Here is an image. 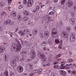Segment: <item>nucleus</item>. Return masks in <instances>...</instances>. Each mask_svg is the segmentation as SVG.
I'll return each instance as SVG.
<instances>
[{
	"label": "nucleus",
	"instance_id": "f257e3e1",
	"mask_svg": "<svg viewBox=\"0 0 76 76\" xmlns=\"http://www.w3.org/2000/svg\"><path fill=\"white\" fill-rule=\"evenodd\" d=\"M15 41L18 43L17 45L15 43L12 44L11 48V50L12 51H14L15 49V51L17 52H19L20 51V50L22 48L21 47V45L20 43L19 40L18 39H15Z\"/></svg>",
	"mask_w": 76,
	"mask_h": 76
},
{
	"label": "nucleus",
	"instance_id": "f03ea898",
	"mask_svg": "<svg viewBox=\"0 0 76 76\" xmlns=\"http://www.w3.org/2000/svg\"><path fill=\"white\" fill-rule=\"evenodd\" d=\"M52 36L53 37H56L58 34V30L56 28H53L52 30Z\"/></svg>",
	"mask_w": 76,
	"mask_h": 76
},
{
	"label": "nucleus",
	"instance_id": "7ed1b4c3",
	"mask_svg": "<svg viewBox=\"0 0 76 76\" xmlns=\"http://www.w3.org/2000/svg\"><path fill=\"white\" fill-rule=\"evenodd\" d=\"M4 24L6 25H9L10 26H12L13 25L14 23L10 19H7L4 21Z\"/></svg>",
	"mask_w": 76,
	"mask_h": 76
},
{
	"label": "nucleus",
	"instance_id": "20e7f679",
	"mask_svg": "<svg viewBox=\"0 0 76 76\" xmlns=\"http://www.w3.org/2000/svg\"><path fill=\"white\" fill-rule=\"evenodd\" d=\"M18 34H21V36H23L25 35H26L27 33V32H26V30H24V31H20L19 32Z\"/></svg>",
	"mask_w": 76,
	"mask_h": 76
},
{
	"label": "nucleus",
	"instance_id": "39448f33",
	"mask_svg": "<svg viewBox=\"0 0 76 76\" xmlns=\"http://www.w3.org/2000/svg\"><path fill=\"white\" fill-rule=\"evenodd\" d=\"M66 6L68 7H72L73 6V3L72 1H68L66 3Z\"/></svg>",
	"mask_w": 76,
	"mask_h": 76
},
{
	"label": "nucleus",
	"instance_id": "423d86ee",
	"mask_svg": "<svg viewBox=\"0 0 76 76\" xmlns=\"http://www.w3.org/2000/svg\"><path fill=\"white\" fill-rule=\"evenodd\" d=\"M34 2L32 0H29L27 1V7H30L33 5Z\"/></svg>",
	"mask_w": 76,
	"mask_h": 76
},
{
	"label": "nucleus",
	"instance_id": "0eeeda50",
	"mask_svg": "<svg viewBox=\"0 0 76 76\" xmlns=\"http://www.w3.org/2000/svg\"><path fill=\"white\" fill-rule=\"evenodd\" d=\"M75 19L73 18H71L70 19H69V22L70 23H71L72 25L73 26L75 25Z\"/></svg>",
	"mask_w": 76,
	"mask_h": 76
},
{
	"label": "nucleus",
	"instance_id": "6e6552de",
	"mask_svg": "<svg viewBox=\"0 0 76 76\" xmlns=\"http://www.w3.org/2000/svg\"><path fill=\"white\" fill-rule=\"evenodd\" d=\"M23 68L21 66H19L17 68V71L19 72H22L23 71Z\"/></svg>",
	"mask_w": 76,
	"mask_h": 76
},
{
	"label": "nucleus",
	"instance_id": "1a4fd4ad",
	"mask_svg": "<svg viewBox=\"0 0 76 76\" xmlns=\"http://www.w3.org/2000/svg\"><path fill=\"white\" fill-rule=\"evenodd\" d=\"M38 57L41 59H43V61L45 62V61L46 60V57H45L44 55H38Z\"/></svg>",
	"mask_w": 76,
	"mask_h": 76
},
{
	"label": "nucleus",
	"instance_id": "9d476101",
	"mask_svg": "<svg viewBox=\"0 0 76 76\" xmlns=\"http://www.w3.org/2000/svg\"><path fill=\"white\" fill-rule=\"evenodd\" d=\"M10 64L12 66H13L15 67L17 66V63L14 61H10Z\"/></svg>",
	"mask_w": 76,
	"mask_h": 76
},
{
	"label": "nucleus",
	"instance_id": "9b49d317",
	"mask_svg": "<svg viewBox=\"0 0 76 76\" xmlns=\"http://www.w3.org/2000/svg\"><path fill=\"white\" fill-rule=\"evenodd\" d=\"M59 73L62 76H65L66 75V73L65 71L64 70H61L59 71Z\"/></svg>",
	"mask_w": 76,
	"mask_h": 76
},
{
	"label": "nucleus",
	"instance_id": "f8f14e48",
	"mask_svg": "<svg viewBox=\"0 0 76 76\" xmlns=\"http://www.w3.org/2000/svg\"><path fill=\"white\" fill-rule=\"evenodd\" d=\"M75 40V37L70 36L69 37V41L72 42H73Z\"/></svg>",
	"mask_w": 76,
	"mask_h": 76
},
{
	"label": "nucleus",
	"instance_id": "ddd939ff",
	"mask_svg": "<svg viewBox=\"0 0 76 76\" xmlns=\"http://www.w3.org/2000/svg\"><path fill=\"white\" fill-rule=\"evenodd\" d=\"M16 15V12L15 11H13L10 13V16L13 17H15Z\"/></svg>",
	"mask_w": 76,
	"mask_h": 76
},
{
	"label": "nucleus",
	"instance_id": "4468645a",
	"mask_svg": "<svg viewBox=\"0 0 76 76\" xmlns=\"http://www.w3.org/2000/svg\"><path fill=\"white\" fill-rule=\"evenodd\" d=\"M44 34L45 35V37H49V36H50V34L49 31L45 32Z\"/></svg>",
	"mask_w": 76,
	"mask_h": 76
},
{
	"label": "nucleus",
	"instance_id": "2eb2a0df",
	"mask_svg": "<svg viewBox=\"0 0 76 76\" xmlns=\"http://www.w3.org/2000/svg\"><path fill=\"white\" fill-rule=\"evenodd\" d=\"M8 57L6 55H4L3 59L4 61L7 62L8 61Z\"/></svg>",
	"mask_w": 76,
	"mask_h": 76
},
{
	"label": "nucleus",
	"instance_id": "dca6fc26",
	"mask_svg": "<svg viewBox=\"0 0 76 76\" xmlns=\"http://www.w3.org/2000/svg\"><path fill=\"white\" fill-rule=\"evenodd\" d=\"M48 44V43L46 41L43 42L41 43V45L43 46H45Z\"/></svg>",
	"mask_w": 76,
	"mask_h": 76
},
{
	"label": "nucleus",
	"instance_id": "f3484780",
	"mask_svg": "<svg viewBox=\"0 0 76 76\" xmlns=\"http://www.w3.org/2000/svg\"><path fill=\"white\" fill-rule=\"evenodd\" d=\"M30 55H36V53L34 50L31 49V50Z\"/></svg>",
	"mask_w": 76,
	"mask_h": 76
},
{
	"label": "nucleus",
	"instance_id": "a211bd4d",
	"mask_svg": "<svg viewBox=\"0 0 76 76\" xmlns=\"http://www.w3.org/2000/svg\"><path fill=\"white\" fill-rule=\"evenodd\" d=\"M4 75L6 76H8V70H7V69H5V71L4 73Z\"/></svg>",
	"mask_w": 76,
	"mask_h": 76
},
{
	"label": "nucleus",
	"instance_id": "6ab92c4d",
	"mask_svg": "<svg viewBox=\"0 0 76 76\" xmlns=\"http://www.w3.org/2000/svg\"><path fill=\"white\" fill-rule=\"evenodd\" d=\"M38 33V31L36 29H34L33 30V34L34 35H36Z\"/></svg>",
	"mask_w": 76,
	"mask_h": 76
},
{
	"label": "nucleus",
	"instance_id": "aec40b11",
	"mask_svg": "<svg viewBox=\"0 0 76 76\" xmlns=\"http://www.w3.org/2000/svg\"><path fill=\"white\" fill-rule=\"evenodd\" d=\"M17 18L18 20H21L22 19V16L20 15H19L17 16Z\"/></svg>",
	"mask_w": 76,
	"mask_h": 76
},
{
	"label": "nucleus",
	"instance_id": "412c9836",
	"mask_svg": "<svg viewBox=\"0 0 76 76\" xmlns=\"http://www.w3.org/2000/svg\"><path fill=\"white\" fill-rule=\"evenodd\" d=\"M62 37H64V38L67 37V33H66L65 32L63 33L62 34Z\"/></svg>",
	"mask_w": 76,
	"mask_h": 76
},
{
	"label": "nucleus",
	"instance_id": "4be33fe9",
	"mask_svg": "<svg viewBox=\"0 0 76 76\" xmlns=\"http://www.w3.org/2000/svg\"><path fill=\"white\" fill-rule=\"evenodd\" d=\"M47 43H48V44H49V45L50 46H53V43L52 41L51 40H49L47 42Z\"/></svg>",
	"mask_w": 76,
	"mask_h": 76
},
{
	"label": "nucleus",
	"instance_id": "5701e85b",
	"mask_svg": "<svg viewBox=\"0 0 76 76\" xmlns=\"http://www.w3.org/2000/svg\"><path fill=\"white\" fill-rule=\"evenodd\" d=\"M45 34L43 33H41L39 34L40 37L41 38H44Z\"/></svg>",
	"mask_w": 76,
	"mask_h": 76
},
{
	"label": "nucleus",
	"instance_id": "b1692460",
	"mask_svg": "<svg viewBox=\"0 0 76 76\" xmlns=\"http://www.w3.org/2000/svg\"><path fill=\"white\" fill-rule=\"evenodd\" d=\"M35 56H36V55H30V57L32 59L34 58L35 57Z\"/></svg>",
	"mask_w": 76,
	"mask_h": 76
},
{
	"label": "nucleus",
	"instance_id": "393cba45",
	"mask_svg": "<svg viewBox=\"0 0 76 76\" xmlns=\"http://www.w3.org/2000/svg\"><path fill=\"white\" fill-rule=\"evenodd\" d=\"M7 14L6 12L5 11H3L2 12L1 14V16L2 17L3 15H5Z\"/></svg>",
	"mask_w": 76,
	"mask_h": 76
},
{
	"label": "nucleus",
	"instance_id": "a878e982",
	"mask_svg": "<svg viewBox=\"0 0 76 76\" xmlns=\"http://www.w3.org/2000/svg\"><path fill=\"white\" fill-rule=\"evenodd\" d=\"M70 37H75V34L73 32H72L71 33V35Z\"/></svg>",
	"mask_w": 76,
	"mask_h": 76
},
{
	"label": "nucleus",
	"instance_id": "bb28decb",
	"mask_svg": "<svg viewBox=\"0 0 76 76\" xmlns=\"http://www.w3.org/2000/svg\"><path fill=\"white\" fill-rule=\"evenodd\" d=\"M43 52L42 51H41L39 52L38 56L43 55Z\"/></svg>",
	"mask_w": 76,
	"mask_h": 76
},
{
	"label": "nucleus",
	"instance_id": "cd10ccee",
	"mask_svg": "<svg viewBox=\"0 0 76 76\" xmlns=\"http://www.w3.org/2000/svg\"><path fill=\"white\" fill-rule=\"evenodd\" d=\"M47 19H48V20H49V21H48V23L51 21V20L53 21V20H51V18L50 16H48Z\"/></svg>",
	"mask_w": 76,
	"mask_h": 76
},
{
	"label": "nucleus",
	"instance_id": "c85d7f7f",
	"mask_svg": "<svg viewBox=\"0 0 76 76\" xmlns=\"http://www.w3.org/2000/svg\"><path fill=\"white\" fill-rule=\"evenodd\" d=\"M55 13V12H53V11H52L51 12H50L49 13V15H54Z\"/></svg>",
	"mask_w": 76,
	"mask_h": 76
},
{
	"label": "nucleus",
	"instance_id": "c756f323",
	"mask_svg": "<svg viewBox=\"0 0 76 76\" xmlns=\"http://www.w3.org/2000/svg\"><path fill=\"white\" fill-rule=\"evenodd\" d=\"M23 4L24 5H26L27 4V0H23Z\"/></svg>",
	"mask_w": 76,
	"mask_h": 76
},
{
	"label": "nucleus",
	"instance_id": "7c9ffc66",
	"mask_svg": "<svg viewBox=\"0 0 76 76\" xmlns=\"http://www.w3.org/2000/svg\"><path fill=\"white\" fill-rule=\"evenodd\" d=\"M59 66L58 65H55V66H53V68L55 69H58L59 68Z\"/></svg>",
	"mask_w": 76,
	"mask_h": 76
},
{
	"label": "nucleus",
	"instance_id": "2f4dec72",
	"mask_svg": "<svg viewBox=\"0 0 76 76\" xmlns=\"http://www.w3.org/2000/svg\"><path fill=\"white\" fill-rule=\"evenodd\" d=\"M62 55L61 53H60L59 54H58L57 56H56V58H60L61 57Z\"/></svg>",
	"mask_w": 76,
	"mask_h": 76
},
{
	"label": "nucleus",
	"instance_id": "473e14b6",
	"mask_svg": "<svg viewBox=\"0 0 76 76\" xmlns=\"http://www.w3.org/2000/svg\"><path fill=\"white\" fill-rule=\"evenodd\" d=\"M65 1H66V0H61V4L62 5H64V4Z\"/></svg>",
	"mask_w": 76,
	"mask_h": 76
},
{
	"label": "nucleus",
	"instance_id": "72a5a7b5",
	"mask_svg": "<svg viewBox=\"0 0 76 76\" xmlns=\"http://www.w3.org/2000/svg\"><path fill=\"white\" fill-rule=\"evenodd\" d=\"M26 21L28 20V17L27 16H25L23 17V20Z\"/></svg>",
	"mask_w": 76,
	"mask_h": 76
},
{
	"label": "nucleus",
	"instance_id": "f704fd0d",
	"mask_svg": "<svg viewBox=\"0 0 76 76\" xmlns=\"http://www.w3.org/2000/svg\"><path fill=\"white\" fill-rule=\"evenodd\" d=\"M76 74V71H72L71 73V75H75Z\"/></svg>",
	"mask_w": 76,
	"mask_h": 76
},
{
	"label": "nucleus",
	"instance_id": "c9c22d12",
	"mask_svg": "<svg viewBox=\"0 0 76 76\" xmlns=\"http://www.w3.org/2000/svg\"><path fill=\"white\" fill-rule=\"evenodd\" d=\"M4 50L3 48H0V54L1 53V52H3L4 51Z\"/></svg>",
	"mask_w": 76,
	"mask_h": 76
},
{
	"label": "nucleus",
	"instance_id": "e433bc0d",
	"mask_svg": "<svg viewBox=\"0 0 76 76\" xmlns=\"http://www.w3.org/2000/svg\"><path fill=\"white\" fill-rule=\"evenodd\" d=\"M73 60L72 58H70L68 60V61L69 62H73Z\"/></svg>",
	"mask_w": 76,
	"mask_h": 76
},
{
	"label": "nucleus",
	"instance_id": "4c0bfd02",
	"mask_svg": "<svg viewBox=\"0 0 76 76\" xmlns=\"http://www.w3.org/2000/svg\"><path fill=\"white\" fill-rule=\"evenodd\" d=\"M4 4H3V3H0V7H4Z\"/></svg>",
	"mask_w": 76,
	"mask_h": 76
},
{
	"label": "nucleus",
	"instance_id": "58836bf2",
	"mask_svg": "<svg viewBox=\"0 0 76 76\" xmlns=\"http://www.w3.org/2000/svg\"><path fill=\"white\" fill-rule=\"evenodd\" d=\"M73 11H74V12H76V5H74L73 7Z\"/></svg>",
	"mask_w": 76,
	"mask_h": 76
},
{
	"label": "nucleus",
	"instance_id": "ea45409f",
	"mask_svg": "<svg viewBox=\"0 0 76 76\" xmlns=\"http://www.w3.org/2000/svg\"><path fill=\"white\" fill-rule=\"evenodd\" d=\"M50 64L49 63H48V64H46V65L45 64H44L43 65V67H45V66H50Z\"/></svg>",
	"mask_w": 76,
	"mask_h": 76
},
{
	"label": "nucleus",
	"instance_id": "a19ab883",
	"mask_svg": "<svg viewBox=\"0 0 76 76\" xmlns=\"http://www.w3.org/2000/svg\"><path fill=\"white\" fill-rule=\"evenodd\" d=\"M24 14H25L26 15L28 16V15L29 14V13H28V12H27V11L25 12H24Z\"/></svg>",
	"mask_w": 76,
	"mask_h": 76
},
{
	"label": "nucleus",
	"instance_id": "79ce46f5",
	"mask_svg": "<svg viewBox=\"0 0 76 76\" xmlns=\"http://www.w3.org/2000/svg\"><path fill=\"white\" fill-rule=\"evenodd\" d=\"M33 66L31 65V64H29V68L30 69H32Z\"/></svg>",
	"mask_w": 76,
	"mask_h": 76
},
{
	"label": "nucleus",
	"instance_id": "37998d69",
	"mask_svg": "<svg viewBox=\"0 0 76 76\" xmlns=\"http://www.w3.org/2000/svg\"><path fill=\"white\" fill-rule=\"evenodd\" d=\"M55 42L56 44H58L60 43V41H59L58 39H57L56 40H55Z\"/></svg>",
	"mask_w": 76,
	"mask_h": 76
},
{
	"label": "nucleus",
	"instance_id": "c03bdc74",
	"mask_svg": "<svg viewBox=\"0 0 76 76\" xmlns=\"http://www.w3.org/2000/svg\"><path fill=\"white\" fill-rule=\"evenodd\" d=\"M23 7V6L22 5H20L18 6L19 8L20 9L21 8H22Z\"/></svg>",
	"mask_w": 76,
	"mask_h": 76
},
{
	"label": "nucleus",
	"instance_id": "a18cd8bd",
	"mask_svg": "<svg viewBox=\"0 0 76 76\" xmlns=\"http://www.w3.org/2000/svg\"><path fill=\"white\" fill-rule=\"evenodd\" d=\"M59 43H60V45L61 46L63 44V41L62 39H61L60 41H59Z\"/></svg>",
	"mask_w": 76,
	"mask_h": 76
},
{
	"label": "nucleus",
	"instance_id": "49530a36",
	"mask_svg": "<svg viewBox=\"0 0 76 76\" xmlns=\"http://www.w3.org/2000/svg\"><path fill=\"white\" fill-rule=\"evenodd\" d=\"M38 72H39V71L38 70H35L34 71L33 73H37Z\"/></svg>",
	"mask_w": 76,
	"mask_h": 76
},
{
	"label": "nucleus",
	"instance_id": "de8ad7c7",
	"mask_svg": "<svg viewBox=\"0 0 76 76\" xmlns=\"http://www.w3.org/2000/svg\"><path fill=\"white\" fill-rule=\"evenodd\" d=\"M51 76H56V75L55 74L52 73L51 74Z\"/></svg>",
	"mask_w": 76,
	"mask_h": 76
},
{
	"label": "nucleus",
	"instance_id": "09e8293b",
	"mask_svg": "<svg viewBox=\"0 0 76 76\" xmlns=\"http://www.w3.org/2000/svg\"><path fill=\"white\" fill-rule=\"evenodd\" d=\"M12 1V0H7L8 3L9 4H10Z\"/></svg>",
	"mask_w": 76,
	"mask_h": 76
},
{
	"label": "nucleus",
	"instance_id": "8fccbe9b",
	"mask_svg": "<svg viewBox=\"0 0 76 76\" xmlns=\"http://www.w3.org/2000/svg\"><path fill=\"white\" fill-rule=\"evenodd\" d=\"M34 75V73H32L30 74L29 76H32Z\"/></svg>",
	"mask_w": 76,
	"mask_h": 76
},
{
	"label": "nucleus",
	"instance_id": "3c124183",
	"mask_svg": "<svg viewBox=\"0 0 76 76\" xmlns=\"http://www.w3.org/2000/svg\"><path fill=\"white\" fill-rule=\"evenodd\" d=\"M15 75H14V74L13 73H11L10 74V76H14Z\"/></svg>",
	"mask_w": 76,
	"mask_h": 76
},
{
	"label": "nucleus",
	"instance_id": "603ef678",
	"mask_svg": "<svg viewBox=\"0 0 76 76\" xmlns=\"http://www.w3.org/2000/svg\"><path fill=\"white\" fill-rule=\"evenodd\" d=\"M67 30L68 31V32H70V31H71V28L68 29Z\"/></svg>",
	"mask_w": 76,
	"mask_h": 76
},
{
	"label": "nucleus",
	"instance_id": "864d4df0",
	"mask_svg": "<svg viewBox=\"0 0 76 76\" xmlns=\"http://www.w3.org/2000/svg\"><path fill=\"white\" fill-rule=\"evenodd\" d=\"M26 32H27V34H28V33H30L29 30H26Z\"/></svg>",
	"mask_w": 76,
	"mask_h": 76
},
{
	"label": "nucleus",
	"instance_id": "5fc2aeb1",
	"mask_svg": "<svg viewBox=\"0 0 76 76\" xmlns=\"http://www.w3.org/2000/svg\"><path fill=\"white\" fill-rule=\"evenodd\" d=\"M72 64H66V66H72Z\"/></svg>",
	"mask_w": 76,
	"mask_h": 76
},
{
	"label": "nucleus",
	"instance_id": "6e6d98bb",
	"mask_svg": "<svg viewBox=\"0 0 76 76\" xmlns=\"http://www.w3.org/2000/svg\"><path fill=\"white\" fill-rule=\"evenodd\" d=\"M24 60V58H22L20 60V61H23Z\"/></svg>",
	"mask_w": 76,
	"mask_h": 76
},
{
	"label": "nucleus",
	"instance_id": "4d7b16f0",
	"mask_svg": "<svg viewBox=\"0 0 76 76\" xmlns=\"http://www.w3.org/2000/svg\"><path fill=\"white\" fill-rule=\"evenodd\" d=\"M61 69H64L65 67L64 66H61Z\"/></svg>",
	"mask_w": 76,
	"mask_h": 76
},
{
	"label": "nucleus",
	"instance_id": "13d9d810",
	"mask_svg": "<svg viewBox=\"0 0 76 76\" xmlns=\"http://www.w3.org/2000/svg\"><path fill=\"white\" fill-rule=\"evenodd\" d=\"M37 10H34V11H32V12H34V13H35L37 12Z\"/></svg>",
	"mask_w": 76,
	"mask_h": 76
},
{
	"label": "nucleus",
	"instance_id": "bf43d9fd",
	"mask_svg": "<svg viewBox=\"0 0 76 76\" xmlns=\"http://www.w3.org/2000/svg\"><path fill=\"white\" fill-rule=\"evenodd\" d=\"M61 60V58H59L57 59V61L59 62Z\"/></svg>",
	"mask_w": 76,
	"mask_h": 76
},
{
	"label": "nucleus",
	"instance_id": "052dcab7",
	"mask_svg": "<svg viewBox=\"0 0 76 76\" xmlns=\"http://www.w3.org/2000/svg\"><path fill=\"white\" fill-rule=\"evenodd\" d=\"M68 74H70V73L71 72V71L70 70H68L67 71Z\"/></svg>",
	"mask_w": 76,
	"mask_h": 76
},
{
	"label": "nucleus",
	"instance_id": "680f3d73",
	"mask_svg": "<svg viewBox=\"0 0 76 76\" xmlns=\"http://www.w3.org/2000/svg\"><path fill=\"white\" fill-rule=\"evenodd\" d=\"M3 31V28L2 27H0V31Z\"/></svg>",
	"mask_w": 76,
	"mask_h": 76
},
{
	"label": "nucleus",
	"instance_id": "e2e57ef3",
	"mask_svg": "<svg viewBox=\"0 0 76 76\" xmlns=\"http://www.w3.org/2000/svg\"><path fill=\"white\" fill-rule=\"evenodd\" d=\"M26 61L27 62H29L30 61V60L29 59H27L26 60Z\"/></svg>",
	"mask_w": 76,
	"mask_h": 76
},
{
	"label": "nucleus",
	"instance_id": "0e129e2a",
	"mask_svg": "<svg viewBox=\"0 0 76 76\" xmlns=\"http://www.w3.org/2000/svg\"><path fill=\"white\" fill-rule=\"evenodd\" d=\"M39 72H41L42 71V69H40L39 70Z\"/></svg>",
	"mask_w": 76,
	"mask_h": 76
},
{
	"label": "nucleus",
	"instance_id": "69168bd1",
	"mask_svg": "<svg viewBox=\"0 0 76 76\" xmlns=\"http://www.w3.org/2000/svg\"><path fill=\"white\" fill-rule=\"evenodd\" d=\"M60 25L61 26H63V23H60Z\"/></svg>",
	"mask_w": 76,
	"mask_h": 76
},
{
	"label": "nucleus",
	"instance_id": "338daca9",
	"mask_svg": "<svg viewBox=\"0 0 76 76\" xmlns=\"http://www.w3.org/2000/svg\"><path fill=\"white\" fill-rule=\"evenodd\" d=\"M58 0H54V2L55 3H57Z\"/></svg>",
	"mask_w": 76,
	"mask_h": 76
},
{
	"label": "nucleus",
	"instance_id": "774afa93",
	"mask_svg": "<svg viewBox=\"0 0 76 76\" xmlns=\"http://www.w3.org/2000/svg\"><path fill=\"white\" fill-rule=\"evenodd\" d=\"M43 50H46V48L44 47V48H43Z\"/></svg>",
	"mask_w": 76,
	"mask_h": 76
}]
</instances>
